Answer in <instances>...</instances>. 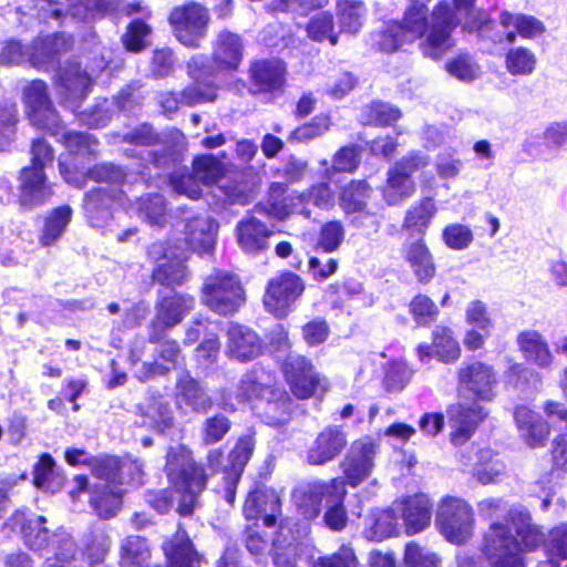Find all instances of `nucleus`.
I'll list each match as a JSON object with an SVG mask.
<instances>
[{
    "mask_svg": "<svg viewBox=\"0 0 567 567\" xmlns=\"http://www.w3.org/2000/svg\"><path fill=\"white\" fill-rule=\"evenodd\" d=\"M24 102L33 125L59 134V116L48 97L44 82L39 80L31 82L24 89Z\"/></svg>",
    "mask_w": 567,
    "mask_h": 567,
    "instance_id": "aec40b11",
    "label": "nucleus"
},
{
    "mask_svg": "<svg viewBox=\"0 0 567 567\" xmlns=\"http://www.w3.org/2000/svg\"><path fill=\"white\" fill-rule=\"evenodd\" d=\"M167 476L174 488L150 495L148 503L158 513H166L178 499L177 511L181 515H189L195 506L198 494L204 489L206 476L202 467L195 466L190 452L183 445L171 447L167 453Z\"/></svg>",
    "mask_w": 567,
    "mask_h": 567,
    "instance_id": "20e7f679",
    "label": "nucleus"
},
{
    "mask_svg": "<svg viewBox=\"0 0 567 567\" xmlns=\"http://www.w3.org/2000/svg\"><path fill=\"white\" fill-rule=\"evenodd\" d=\"M378 452L379 444L372 437L363 436L355 440L341 463L344 484L348 483L350 486L357 487L370 477Z\"/></svg>",
    "mask_w": 567,
    "mask_h": 567,
    "instance_id": "4468645a",
    "label": "nucleus"
},
{
    "mask_svg": "<svg viewBox=\"0 0 567 567\" xmlns=\"http://www.w3.org/2000/svg\"><path fill=\"white\" fill-rule=\"evenodd\" d=\"M482 519L493 520L483 535L481 551L491 567H525L522 551H532L544 543V535L532 523L528 512L512 507L502 497L477 503Z\"/></svg>",
    "mask_w": 567,
    "mask_h": 567,
    "instance_id": "f257e3e1",
    "label": "nucleus"
},
{
    "mask_svg": "<svg viewBox=\"0 0 567 567\" xmlns=\"http://www.w3.org/2000/svg\"><path fill=\"white\" fill-rule=\"evenodd\" d=\"M446 72L462 82H472L480 75L478 65L467 55H458L445 63Z\"/></svg>",
    "mask_w": 567,
    "mask_h": 567,
    "instance_id": "052dcab7",
    "label": "nucleus"
},
{
    "mask_svg": "<svg viewBox=\"0 0 567 567\" xmlns=\"http://www.w3.org/2000/svg\"><path fill=\"white\" fill-rule=\"evenodd\" d=\"M168 567H194L199 556L193 548L187 534L178 529L173 539L164 546Z\"/></svg>",
    "mask_w": 567,
    "mask_h": 567,
    "instance_id": "ea45409f",
    "label": "nucleus"
},
{
    "mask_svg": "<svg viewBox=\"0 0 567 567\" xmlns=\"http://www.w3.org/2000/svg\"><path fill=\"white\" fill-rule=\"evenodd\" d=\"M187 70L188 74L196 83L182 92L181 103L195 105L214 101L216 97V89L202 82L204 78L213 74V68L208 64L207 58L202 54H195L188 61Z\"/></svg>",
    "mask_w": 567,
    "mask_h": 567,
    "instance_id": "5701e85b",
    "label": "nucleus"
},
{
    "mask_svg": "<svg viewBox=\"0 0 567 567\" xmlns=\"http://www.w3.org/2000/svg\"><path fill=\"white\" fill-rule=\"evenodd\" d=\"M71 214L72 210L69 206L59 207L51 213L41 236L43 246L53 244L62 235L71 219Z\"/></svg>",
    "mask_w": 567,
    "mask_h": 567,
    "instance_id": "864d4df0",
    "label": "nucleus"
},
{
    "mask_svg": "<svg viewBox=\"0 0 567 567\" xmlns=\"http://www.w3.org/2000/svg\"><path fill=\"white\" fill-rule=\"evenodd\" d=\"M124 489L118 486H102V491H93L91 505L96 514L102 518L113 517L121 507Z\"/></svg>",
    "mask_w": 567,
    "mask_h": 567,
    "instance_id": "c03bdc74",
    "label": "nucleus"
},
{
    "mask_svg": "<svg viewBox=\"0 0 567 567\" xmlns=\"http://www.w3.org/2000/svg\"><path fill=\"white\" fill-rule=\"evenodd\" d=\"M251 79L258 91L280 90L285 82V65L279 60L256 62L251 68Z\"/></svg>",
    "mask_w": 567,
    "mask_h": 567,
    "instance_id": "58836bf2",
    "label": "nucleus"
},
{
    "mask_svg": "<svg viewBox=\"0 0 567 567\" xmlns=\"http://www.w3.org/2000/svg\"><path fill=\"white\" fill-rule=\"evenodd\" d=\"M255 447V441L251 436L241 437L234 450L230 452L231 472L230 476L234 482L240 477L244 466L249 461Z\"/></svg>",
    "mask_w": 567,
    "mask_h": 567,
    "instance_id": "e2e57ef3",
    "label": "nucleus"
},
{
    "mask_svg": "<svg viewBox=\"0 0 567 567\" xmlns=\"http://www.w3.org/2000/svg\"><path fill=\"white\" fill-rule=\"evenodd\" d=\"M218 231L217 223L209 216H195L187 219L184 228V246L153 245L150 255L156 258L157 267L154 271V279L162 285H181L187 278L185 261L187 251L198 255L210 254L215 247Z\"/></svg>",
    "mask_w": 567,
    "mask_h": 567,
    "instance_id": "7ed1b4c3",
    "label": "nucleus"
},
{
    "mask_svg": "<svg viewBox=\"0 0 567 567\" xmlns=\"http://www.w3.org/2000/svg\"><path fill=\"white\" fill-rule=\"evenodd\" d=\"M537 58L525 47H515L505 54V68L512 75H529L534 72Z\"/></svg>",
    "mask_w": 567,
    "mask_h": 567,
    "instance_id": "de8ad7c7",
    "label": "nucleus"
},
{
    "mask_svg": "<svg viewBox=\"0 0 567 567\" xmlns=\"http://www.w3.org/2000/svg\"><path fill=\"white\" fill-rule=\"evenodd\" d=\"M307 35L316 42L328 40L331 45L338 43V34L334 33L333 17L330 12H320L312 17L306 27Z\"/></svg>",
    "mask_w": 567,
    "mask_h": 567,
    "instance_id": "603ef678",
    "label": "nucleus"
},
{
    "mask_svg": "<svg viewBox=\"0 0 567 567\" xmlns=\"http://www.w3.org/2000/svg\"><path fill=\"white\" fill-rule=\"evenodd\" d=\"M413 377V370L404 361H391L384 375V386L386 391H402Z\"/></svg>",
    "mask_w": 567,
    "mask_h": 567,
    "instance_id": "6e6d98bb",
    "label": "nucleus"
},
{
    "mask_svg": "<svg viewBox=\"0 0 567 567\" xmlns=\"http://www.w3.org/2000/svg\"><path fill=\"white\" fill-rule=\"evenodd\" d=\"M241 60V42L238 35L221 32L214 49L215 70H235Z\"/></svg>",
    "mask_w": 567,
    "mask_h": 567,
    "instance_id": "4c0bfd02",
    "label": "nucleus"
},
{
    "mask_svg": "<svg viewBox=\"0 0 567 567\" xmlns=\"http://www.w3.org/2000/svg\"><path fill=\"white\" fill-rule=\"evenodd\" d=\"M271 231L255 217H248L236 227L237 243L247 254H257L267 248V239Z\"/></svg>",
    "mask_w": 567,
    "mask_h": 567,
    "instance_id": "f704fd0d",
    "label": "nucleus"
},
{
    "mask_svg": "<svg viewBox=\"0 0 567 567\" xmlns=\"http://www.w3.org/2000/svg\"><path fill=\"white\" fill-rule=\"evenodd\" d=\"M395 503L390 509L380 511L373 514L371 526L367 530V535L372 540H383L398 533V517L395 515Z\"/></svg>",
    "mask_w": 567,
    "mask_h": 567,
    "instance_id": "09e8293b",
    "label": "nucleus"
},
{
    "mask_svg": "<svg viewBox=\"0 0 567 567\" xmlns=\"http://www.w3.org/2000/svg\"><path fill=\"white\" fill-rule=\"evenodd\" d=\"M504 464L493 458L489 451L481 453V463L475 468L477 481L484 485L495 483L504 473Z\"/></svg>",
    "mask_w": 567,
    "mask_h": 567,
    "instance_id": "680f3d73",
    "label": "nucleus"
},
{
    "mask_svg": "<svg viewBox=\"0 0 567 567\" xmlns=\"http://www.w3.org/2000/svg\"><path fill=\"white\" fill-rule=\"evenodd\" d=\"M458 393L476 401L489 402L496 396L497 375L482 361L463 364L457 372Z\"/></svg>",
    "mask_w": 567,
    "mask_h": 567,
    "instance_id": "ddd939ff",
    "label": "nucleus"
},
{
    "mask_svg": "<svg viewBox=\"0 0 567 567\" xmlns=\"http://www.w3.org/2000/svg\"><path fill=\"white\" fill-rule=\"evenodd\" d=\"M410 312L417 324L427 326L436 319L439 309L430 297L416 295L410 302Z\"/></svg>",
    "mask_w": 567,
    "mask_h": 567,
    "instance_id": "69168bd1",
    "label": "nucleus"
},
{
    "mask_svg": "<svg viewBox=\"0 0 567 567\" xmlns=\"http://www.w3.org/2000/svg\"><path fill=\"white\" fill-rule=\"evenodd\" d=\"M517 343L524 358L538 365L548 368L551 365L554 357L546 340L536 330H526L518 334Z\"/></svg>",
    "mask_w": 567,
    "mask_h": 567,
    "instance_id": "e433bc0d",
    "label": "nucleus"
},
{
    "mask_svg": "<svg viewBox=\"0 0 567 567\" xmlns=\"http://www.w3.org/2000/svg\"><path fill=\"white\" fill-rule=\"evenodd\" d=\"M137 215L151 225L161 226L165 221L166 207L161 195L143 198L136 208Z\"/></svg>",
    "mask_w": 567,
    "mask_h": 567,
    "instance_id": "13d9d810",
    "label": "nucleus"
},
{
    "mask_svg": "<svg viewBox=\"0 0 567 567\" xmlns=\"http://www.w3.org/2000/svg\"><path fill=\"white\" fill-rule=\"evenodd\" d=\"M498 24L502 32L491 33L489 31L486 35L494 43L506 42L513 44L517 38L535 40L543 37L547 31L545 23L535 16L507 10L499 12Z\"/></svg>",
    "mask_w": 567,
    "mask_h": 567,
    "instance_id": "dca6fc26",
    "label": "nucleus"
},
{
    "mask_svg": "<svg viewBox=\"0 0 567 567\" xmlns=\"http://www.w3.org/2000/svg\"><path fill=\"white\" fill-rule=\"evenodd\" d=\"M31 155V166L23 168L20 175L21 202L28 206L41 204L52 194L43 174V169L53 161L51 147L43 140H37L32 144Z\"/></svg>",
    "mask_w": 567,
    "mask_h": 567,
    "instance_id": "6e6552de",
    "label": "nucleus"
},
{
    "mask_svg": "<svg viewBox=\"0 0 567 567\" xmlns=\"http://www.w3.org/2000/svg\"><path fill=\"white\" fill-rule=\"evenodd\" d=\"M91 76L82 72L78 66L65 70L61 76V93L71 109L76 107V102L84 99L91 87Z\"/></svg>",
    "mask_w": 567,
    "mask_h": 567,
    "instance_id": "a19ab883",
    "label": "nucleus"
},
{
    "mask_svg": "<svg viewBox=\"0 0 567 567\" xmlns=\"http://www.w3.org/2000/svg\"><path fill=\"white\" fill-rule=\"evenodd\" d=\"M344 238V229L339 221H329L321 228L318 246L326 252L337 250Z\"/></svg>",
    "mask_w": 567,
    "mask_h": 567,
    "instance_id": "774afa93",
    "label": "nucleus"
},
{
    "mask_svg": "<svg viewBox=\"0 0 567 567\" xmlns=\"http://www.w3.org/2000/svg\"><path fill=\"white\" fill-rule=\"evenodd\" d=\"M395 511L400 514L409 535L417 534L430 525L432 504L424 494H416L395 502Z\"/></svg>",
    "mask_w": 567,
    "mask_h": 567,
    "instance_id": "393cba45",
    "label": "nucleus"
},
{
    "mask_svg": "<svg viewBox=\"0 0 567 567\" xmlns=\"http://www.w3.org/2000/svg\"><path fill=\"white\" fill-rule=\"evenodd\" d=\"M193 175H182L178 178L172 177L175 192L193 199L198 198L202 193L198 182L205 185L214 184L221 178L225 172L223 163L212 155L196 157L193 163Z\"/></svg>",
    "mask_w": 567,
    "mask_h": 567,
    "instance_id": "a211bd4d",
    "label": "nucleus"
},
{
    "mask_svg": "<svg viewBox=\"0 0 567 567\" xmlns=\"http://www.w3.org/2000/svg\"><path fill=\"white\" fill-rule=\"evenodd\" d=\"M93 475L107 487L124 484H140L143 477L142 464L132 458L120 460L115 456L92 458L89 463Z\"/></svg>",
    "mask_w": 567,
    "mask_h": 567,
    "instance_id": "f3484780",
    "label": "nucleus"
},
{
    "mask_svg": "<svg viewBox=\"0 0 567 567\" xmlns=\"http://www.w3.org/2000/svg\"><path fill=\"white\" fill-rule=\"evenodd\" d=\"M347 444V435L339 426L323 429L308 451L307 460L312 465H322L336 458Z\"/></svg>",
    "mask_w": 567,
    "mask_h": 567,
    "instance_id": "cd10ccee",
    "label": "nucleus"
},
{
    "mask_svg": "<svg viewBox=\"0 0 567 567\" xmlns=\"http://www.w3.org/2000/svg\"><path fill=\"white\" fill-rule=\"evenodd\" d=\"M464 318L470 327L463 339L464 346L471 351L482 349L494 328L486 303L481 300L470 301Z\"/></svg>",
    "mask_w": 567,
    "mask_h": 567,
    "instance_id": "4be33fe9",
    "label": "nucleus"
},
{
    "mask_svg": "<svg viewBox=\"0 0 567 567\" xmlns=\"http://www.w3.org/2000/svg\"><path fill=\"white\" fill-rule=\"evenodd\" d=\"M195 299L188 295L173 293L165 296L157 303V312L153 322L154 331L150 334V340L155 342L159 338L156 332L158 327L172 328L178 324L183 318L194 309Z\"/></svg>",
    "mask_w": 567,
    "mask_h": 567,
    "instance_id": "b1692460",
    "label": "nucleus"
},
{
    "mask_svg": "<svg viewBox=\"0 0 567 567\" xmlns=\"http://www.w3.org/2000/svg\"><path fill=\"white\" fill-rule=\"evenodd\" d=\"M142 425L158 433H166L174 426V416L162 395L150 396L140 405Z\"/></svg>",
    "mask_w": 567,
    "mask_h": 567,
    "instance_id": "72a5a7b5",
    "label": "nucleus"
},
{
    "mask_svg": "<svg viewBox=\"0 0 567 567\" xmlns=\"http://www.w3.org/2000/svg\"><path fill=\"white\" fill-rule=\"evenodd\" d=\"M69 13L82 21H91L109 10L106 0H70Z\"/></svg>",
    "mask_w": 567,
    "mask_h": 567,
    "instance_id": "bf43d9fd",
    "label": "nucleus"
},
{
    "mask_svg": "<svg viewBox=\"0 0 567 567\" xmlns=\"http://www.w3.org/2000/svg\"><path fill=\"white\" fill-rule=\"evenodd\" d=\"M346 494L343 480L337 477L329 482L316 481L301 485L293 491L292 499L298 513L305 519H312L320 514L322 502L339 501Z\"/></svg>",
    "mask_w": 567,
    "mask_h": 567,
    "instance_id": "f8f14e48",
    "label": "nucleus"
},
{
    "mask_svg": "<svg viewBox=\"0 0 567 567\" xmlns=\"http://www.w3.org/2000/svg\"><path fill=\"white\" fill-rule=\"evenodd\" d=\"M427 164L429 157L422 154H411L400 161L389 172L388 184L384 188L385 200L390 205H394L410 197L415 190L411 175Z\"/></svg>",
    "mask_w": 567,
    "mask_h": 567,
    "instance_id": "6ab92c4d",
    "label": "nucleus"
},
{
    "mask_svg": "<svg viewBox=\"0 0 567 567\" xmlns=\"http://www.w3.org/2000/svg\"><path fill=\"white\" fill-rule=\"evenodd\" d=\"M151 549L140 536H128L121 544L120 567H150Z\"/></svg>",
    "mask_w": 567,
    "mask_h": 567,
    "instance_id": "79ce46f5",
    "label": "nucleus"
},
{
    "mask_svg": "<svg viewBox=\"0 0 567 567\" xmlns=\"http://www.w3.org/2000/svg\"><path fill=\"white\" fill-rule=\"evenodd\" d=\"M456 27V18L447 1L439 2L430 12L424 2L413 0L401 21H391L384 25L375 43L381 51L394 52L405 43L422 40V53L440 60L453 47L451 35Z\"/></svg>",
    "mask_w": 567,
    "mask_h": 567,
    "instance_id": "f03ea898",
    "label": "nucleus"
},
{
    "mask_svg": "<svg viewBox=\"0 0 567 567\" xmlns=\"http://www.w3.org/2000/svg\"><path fill=\"white\" fill-rule=\"evenodd\" d=\"M303 291L305 284L298 275L282 272L268 281L264 306L274 316L284 318Z\"/></svg>",
    "mask_w": 567,
    "mask_h": 567,
    "instance_id": "2eb2a0df",
    "label": "nucleus"
},
{
    "mask_svg": "<svg viewBox=\"0 0 567 567\" xmlns=\"http://www.w3.org/2000/svg\"><path fill=\"white\" fill-rule=\"evenodd\" d=\"M442 238L449 248L463 250L472 244L474 236L468 226L455 223L443 229Z\"/></svg>",
    "mask_w": 567,
    "mask_h": 567,
    "instance_id": "0e129e2a",
    "label": "nucleus"
},
{
    "mask_svg": "<svg viewBox=\"0 0 567 567\" xmlns=\"http://www.w3.org/2000/svg\"><path fill=\"white\" fill-rule=\"evenodd\" d=\"M202 295L203 302L219 315L236 312L246 300L239 279L224 270L214 271L206 277Z\"/></svg>",
    "mask_w": 567,
    "mask_h": 567,
    "instance_id": "0eeeda50",
    "label": "nucleus"
},
{
    "mask_svg": "<svg viewBox=\"0 0 567 567\" xmlns=\"http://www.w3.org/2000/svg\"><path fill=\"white\" fill-rule=\"evenodd\" d=\"M402 255L419 282L427 284L434 278L436 267L433 256L422 239L405 244Z\"/></svg>",
    "mask_w": 567,
    "mask_h": 567,
    "instance_id": "2f4dec72",
    "label": "nucleus"
},
{
    "mask_svg": "<svg viewBox=\"0 0 567 567\" xmlns=\"http://www.w3.org/2000/svg\"><path fill=\"white\" fill-rule=\"evenodd\" d=\"M337 8L341 31L357 33L364 21V4L358 0H337Z\"/></svg>",
    "mask_w": 567,
    "mask_h": 567,
    "instance_id": "a18cd8bd",
    "label": "nucleus"
},
{
    "mask_svg": "<svg viewBox=\"0 0 567 567\" xmlns=\"http://www.w3.org/2000/svg\"><path fill=\"white\" fill-rule=\"evenodd\" d=\"M370 195L371 188L365 182H352L343 189L340 206L347 214L360 213L365 208Z\"/></svg>",
    "mask_w": 567,
    "mask_h": 567,
    "instance_id": "8fccbe9b",
    "label": "nucleus"
},
{
    "mask_svg": "<svg viewBox=\"0 0 567 567\" xmlns=\"http://www.w3.org/2000/svg\"><path fill=\"white\" fill-rule=\"evenodd\" d=\"M475 2L476 0H453L454 9L451 10L463 31L486 38L492 21L484 10L475 7Z\"/></svg>",
    "mask_w": 567,
    "mask_h": 567,
    "instance_id": "473e14b6",
    "label": "nucleus"
},
{
    "mask_svg": "<svg viewBox=\"0 0 567 567\" xmlns=\"http://www.w3.org/2000/svg\"><path fill=\"white\" fill-rule=\"evenodd\" d=\"M436 525L450 543H466L475 526L473 508L462 498L447 496L439 505Z\"/></svg>",
    "mask_w": 567,
    "mask_h": 567,
    "instance_id": "1a4fd4ad",
    "label": "nucleus"
},
{
    "mask_svg": "<svg viewBox=\"0 0 567 567\" xmlns=\"http://www.w3.org/2000/svg\"><path fill=\"white\" fill-rule=\"evenodd\" d=\"M169 23L174 35L183 45L197 48L206 37L209 13L202 4L189 2L172 10Z\"/></svg>",
    "mask_w": 567,
    "mask_h": 567,
    "instance_id": "9d476101",
    "label": "nucleus"
},
{
    "mask_svg": "<svg viewBox=\"0 0 567 567\" xmlns=\"http://www.w3.org/2000/svg\"><path fill=\"white\" fill-rule=\"evenodd\" d=\"M183 361L178 344L175 341L166 340L156 349L154 361L143 363L141 369L136 371V375L140 380L145 381L176 369L183 364Z\"/></svg>",
    "mask_w": 567,
    "mask_h": 567,
    "instance_id": "7c9ffc66",
    "label": "nucleus"
},
{
    "mask_svg": "<svg viewBox=\"0 0 567 567\" xmlns=\"http://www.w3.org/2000/svg\"><path fill=\"white\" fill-rule=\"evenodd\" d=\"M404 563L408 567H441L440 558L414 543L405 547Z\"/></svg>",
    "mask_w": 567,
    "mask_h": 567,
    "instance_id": "338daca9",
    "label": "nucleus"
},
{
    "mask_svg": "<svg viewBox=\"0 0 567 567\" xmlns=\"http://www.w3.org/2000/svg\"><path fill=\"white\" fill-rule=\"evenodd\" d=\"M451 422V442L462 445L467 442L477 425L487 416V411L476 402L472 404L456 403L447 409Z\"/></svg>",
    "mask_w": 567,
    "mask_h": 567,
    "instance_id": "412c9836",
    "label": "nucleus"
},
{
    "mask_svg": "<svg viewBox=\"0 0 567 567\" xmlns=\"http://www.w3.org/2000/svg\"><path fill=\"white\" fill-rule=\"evenodd\" d=\"M123 206L122 192L115 194L110 187H100L85 197L84 209L90 224L102 228L113 216V206Z\"/></svg>",
    "mask_w": 567,
    "mask_h": 567,
    "instance_id": "bb28decb",
    "label": "nucleus"
},
{
    "mask_svg": "<svg viewBox=\"0 0 567 567\" xmlns=\"http://www.w3.org/2000/svg\"><path fill=\"white\" fill-rule=\"evenodd\" d=\"M175 403L182 413L206 412L213 405L210 396L202 389L198 382L184 373L178 378L175 392Z\"/></svg>",
    "mask_w": 567,
    "mask_h": 567,
    "instance_id": "c756f323",
    "label": "nucleus"
},
{
    "mask_svg": "<svg viewBox=\"0 0 567 567\" xmlns=\"http://www.w3.org/2000/svg\"><path fill=\"white\" fill-rule=\"evenodd\" d=\"M286 188L282 184L275 183L270 186L271 202L266 206H258L260 213H265L268 217L284 220L291 214H302L310 216L307 204L312 202L320 208L328 209L333 205V193L326 183L315 185L308 194L290 195L280 202L275 200L276 196L285 193Z\"/></svg>",
    "mask_w": 567,
    "mask_h": 567,
    "instance_id": "423d86ee",
    "label": "nucleus"
},
{
    "mask_svg": "<svg viewBox=\"0 0 567 567\" xmlns=\"http://www.w3.org/2000/svg\"><path fill=\"white\" fill-rule=\"evenodd\" d=\"M44 523L45 518L38 516L22 526L24 542L33 550H43L49 545V532L42 526Z\"/></svg>",
    "mask_w": 567,
    "mask_h": 567,
    "instance_id": "4d7b16f0",
    "label": "nucleus"
},
{
    "mask_svg": "<svg viewBox=\"0 0 567 567\" xmlns=\"http://www.w3.org/2000/svg\"><path fill=\"white\" fill-rule=\"evenodd\" d=\"M271 377L265 371H252L243 377L236 391L223 395L221 405L226 410H236L237 405L252 399L259 402L255 406L260 416L270 425L285 422L291 411L292 401L289 394L270 384Z\"/></svg>",
    "mask_w": 567,
    "mask_h": 567,
    "instance_id": "39448f33",
    "label": "nucleus"
},
{
    "mask_svg": "<svg viewBox=\"0 0 567 567\" xmlns=\"http://www.w3.org/2000/svg\"><path fill=\"white\" fill-rule=\"evenodd\" d=\"M280 512V497L274 488H258L251 492L244 505L247 519L264 520L267 527L275 525L276 515Z\"/></svg>",
    "mask_w": 567,
    "mask_h": 567,
    "instance_id": "c85d7f7f",
    "label": "nucleus"
},
{
    "mask_svg": "<svg viewBox=\"0 0 567 567\" xmlns=\"http://www.w3.org/2000/svg\"><path fill=\"white\" fill-rule=\"evenodd\" d=\"M546 551L549 556L548 561L540 564L538 567H557L555 558H567V524H563L554 528L545 543Z\"/></svg>",
    "mask_w": 567,
    "mask_h": 567,
    "instance_id": "5fc2aeb1",
    "label": "nucleus"
},
{
    "mask_svg": "<svg viewBox=\"0 0 567 567\" xmlns=\"http://www.w3.org/2000/svg\"><path fill=\"white\" fill-rule=\"evenodd\" d=\"M436 214V205L431 197L424 198L420 204L411 207L404 219V227L423 234Z\"/></svg>",
    "mask_w": 567,
    "mask_h": 567,
    "instance_id": "3c124183",
    "label": "nucleus"
},
{
    "mask_svg": "<svg viewBox=\"0 0 567 567\" xmlns=\"http://www.w3.org/2000/svg\"><path fill=\"white\" fill-rule=\"evenodd\" d=\"M514 416L520 436L529 446H542L545 443L548 436V427L537 413L527 406H518Z\"/></svg>",
    "mask_w": 567,
    "mask_h": 567,
    "instance_id": "c9c22d12",
    "label": "nucleus"
},
{
    "mask_svg": "<svg viewBox=\"0 0 567 567\" xmlns=\"http://www.w3.org/2000/svg\"><path fill=\"white\" fill-rule=\"evenodd\" d=\"M433 350L437 359L445 363L456 361L461 355V347L451 329L436 327L433 330Z\"/></svg>",
    "mask_w": 567,
    "mask_h": 567,
    "instance_id": "49530a36",
    "label": "nucleus"
},
{
    "mask_svg": "<svg viewBox=\"0 0 567 567\" xmlns=\"http://www.w3.org/2000/svg\"><path fill=\"white\" fill-rule=\"evenodd\" d=\"M282 373L292 394L299 400L309 399L327 390V381L316 371L306 357L290 353L282 364Z\"/></svg>",
    "mask_w": 567,
    "mask_h": 567,
    "instance_id": "9b49d317",
    "label": "nucleus"
},
{
    "mask_svg": "<svg viewBox=\"0 0 567 567\" xmlns=\"http://www.w3.org/2000/svg\"><path fill=\"white\" fill-rule=\"evenodd\" d=\"M110 538L103 532H96L91 534L84 545V550L80 556H76V548L74 549V558L79 559V564L84 567H96L102 564L109 549ZM78 566L80 567V565Z\"/></svg>",
    "mask_w": 567,
    "mask_h": 567,
    "instance_id": "37998d69",
    "label": "nucleus"
},
{
    "mask_svg": "<svg viewBox=\"0 0 567 567\" xmlns=\"http://www.w3.org/2000/svg\"><path fill=\"white\" fill-rule=\"evenodd\" d=\"M262 351V343L257 333L238 323H230L227 329V353L229 357L246 362L256 359Z\"/></svg>",
    "mask_w": 567,
    "mask_h": 567,
    "instance_id": "a878e982",
    "label": "nucleus"
}]
</instances>
